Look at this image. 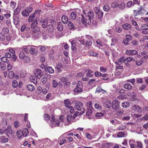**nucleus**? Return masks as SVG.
Segmentation results:
<instances>
[{"mask_svg": "<svg viewBox=\"0 0 148 148\" xmlns=\"http://www.w3.org/2000/svg\"><path fill=\"white\" fill-rule=\"evenodd\" d=\"M81 16V21L84 25H86L87 24L90 25L91 23V20L93 19L94 18V12L91 10L87 13L86 16H85V17L82 14Z\"/></svg>", "mask_w": 148, "mask_h": 148, "instance_id": "1", "label": "nucleus"}, {"mask_svg": "<svg viewBox=\"0 0 148 148\" xmlns=\"http://www.w3.org/2000/svg\"><path fill=\"white\" fill-rule=\"evenodd\" d=\"M92 37L90 36H87L84 38L82 36L80 39L79 41L81 44L86 46H91L92 45Z\"/></svg>", "mask_w": 148, "mask_h": 148, "instance_id": "2", "label": "nucleus"}, {"mask_svg": "<svg viewBox=\"0 0 148 148\" xmlns=\"http://www.w3.org/2000/svg\"><path fill=\"white\" fill-rule=\"evenodd\" d=\"M74 108L75 109L78 111H81V113L83 114L86 112V110L83 107V103L79 101L75 103Z\"/></svg>", "mask_w": 148, "mask_h": 148, "instance_id": "3", "label": "nucleus"}, {"mask_svg": "<svg viewBox=\"0 0 148 148\" xmlns=\"http://www.w3.org/2000/svg\"><path fill=\"white\" fill-rule=\"evenodd\" d=\"M82 87V82L80 81H78L76 88L74 90L75 92H82L83 91Z\"/></svg>", "mask_w": 148, "mask_h": 148, "instance_id": "4", "label": "nucleus"}, {"mask_svg": "<svg viewBox=\"0 0 148 148\" xmlns=\"http://www.w3.org/2000/svg\"><path fill=\"white\" fill-rule=\"evenodd\" d=\"M51 119V120L50 121V124L52 127H55L56 126H58L59 125L60 122L59 121L55 119L54 116H52Z\"/></svg>", "mask_w": 148, "mask_h": 148, "instance_id": "5", "label": "nucleus"}, {"mask_svg": "<svg viewBox=\"0 0 148 148\" xmlns=\"http://www.w3.org/2000/svg\"><path fill=\"white\" fill-rule=\"evenodd\" d=\"M32 36L33 38H37L40 34V32L38 29H34L32 30Z\"/></svg>", "mask_w": 148, "mask_h": 148, "instance_id": "6", "label": "nucleus"}, {"mask_svg": "<svg viewBox=\"0 0 148 148\" xmlns=\"http://www.w3.org/2000/svg\"><path fill=\"white\" fill-rule=\"evenodd\" d=\"M95 12L98 15L99 18H101L103 17V13L99 10V7H96L95 8Z\"/></svg>", "mask_w": 148, "mask_h": 148, "instance_id": "7", "label": "nucleus"}, {"mask_svg": "<svg viewBox=\"0 0 148 148\" xmlns=\"http://www.w3.org/2000/svg\"><path fill=\"white\" fill-rule=\"evenodd\" d=\"M119 106V102L118 100L116 99L113 101L112 107L115 110H117L118 109Z\"/></svg>", "mask_w": 148, "mask_h": 148, "instance_id": "8", "label": "nucleus"}, {"mask_svg": "<svg viewBox=\"0 0 148 148\" xmlns=\"http://www.w3.org/2000/svg\"><path fill=\"white\" fill-rule=\"evenodd\" d=\"M5 132L8 137H9L10 135L12 134V131L11 127L10 126H8L4 130Z\"/></svg>", "mask_w": 148, "mask_h": 148, "instance_id": "9", "label": "nucleus"}, {"mask_svg": "<svg viewBox=\"0 0 148 148\" xmlns=\"http://www.w3.org/2000/svg\"><path fill=\"white\" fill-rule=\"evenodd\" d=\"M36 75L38 79L41 78L43 74V72L39 69H37L36 71Z\"/></svg>", "mask_w": 148, "mask_h": 148, "instance_id": "10", "label": "nucleus"}, {"mask_svg": "<svg viewBox=\"0 0 148 148\" xmlns=\"http://www.w3.org/2000/svg\"><path fill=\"white\" fill-rule=\"evenodd\" d=\"M125 58L123 56L120 58L118 60L115 62V64L116 65H120L121 62L125 63Z\"/></svg>", "mask_w": 148, "mask_h": 148, "instance_id": "11", "label": "nucleus"}, {"mask_svg": "<svg viewBox=\"0 0 148 148\" xmlns=\"http://www.w3.org/2000/svg\"><path fill=\"white\" fill-rule=\"evenodd\" d=\"M137 53V51L134 50L127 51L126 52V54L129 55H133L136 54Z\"/></svg>", "mask_w": 148, "mask_h": 148, "instance_id": "12", "label": "nucleus"}, {"mask_svg": "<svg viewBox=\"0 0 148 148\" xmlns=\"http://www.w3.org/2000/svg\"><path fill=\"white\" fill-rule=\"evenodd\" d=\"M68 123V125H69L71 123L73 122V119H74L73 116L71 114H69L67 115L66 117Z\"/></svg>", "mask_w": 148, "mask_h": 148, "instance_id": "13", "label": "nucleus"}, {"mask_svg": "<svg viewBox=\"0 0 148 148\" xmlns=\"http://www.w3.org/2000/svg\"><path fill=\"white\" fill-rule=\"evenodd\" d=\"M133 108L135 110V111L137 112H140L142 111L141 108L137 105H134L133 106Z\"/></svg>", "mask_w": 148, "mask_h": 148, "instance_id": "14", "label": "nucleus"}, {"mask_svg": "<svg viewBox=\"0 0 148 148\" xmlns=\"http://www.w3.org/2000/svg\"><path fill=\"white\" fill-rule=\"evenodd\" d=\"M85 72L87 73L86 76L88 77H91L93 76L92 71L89 69H86Z\"/></svg>", "mask_w": 148, "mask_h": 148, "instance_id": "15", "label": "nucleus"}, {"mask_svg": "<svg viewBox=\"0 0 148 148\" xmlns=\"http://www.w3.org/2000/svg\"><path fill=\"white\" fill-rule=\"evenodd\" d=\"M64 104L67 108L70 107L71 103L69 99H66L64 101Z\"/></svg>", "mask_w": 148, "mask_h": 148, "instance_id": "16", "label": "nucleus"}, {"mask_svg": "<svg viewBox=\"0 0 148 148\" xmlns=\"http://www.w3.org/2000/svg\"><path fill=\"white\" fill-rule=\"evenodd\" d=\"M124 29L126 30H130L131 29V26L128 23H125L122 25Z\"/></svg>", "mask_w": 148, "mask_h": 148, "instance_id": "17", "label": "nucleus"}, {"mask_svg": "<svg viewBox=\"0 0 148 148\" xmlns=\"http://www.w3.org/2000/svg\"><path fill=\"white\" fill-rule=\"evenodd\" d=\"M111 6L113 8H116L119 7V3L115 1H114L112 2Z\"/></svg>", "mask_w": 148, "mask_h": 148, "instance_id": "18", "label": "nucleus"}, {"mask_svg": "<svg viewBox=\"0 0 148 148\" xmlns=\"http://www.w3.org/2000/svg\"><path fill=\"white\" fill-rule=\"evenodd\" d=\"M22 132V135L23 136V137L26 136L29 134V132L28 129L27 128L23 129Z\"/></svg>", "mask_w": 148, "mask_h": 148, "instance_id": "19", "label": "nucleus"}, {"mask_svg": "<svg viewBox=\"0 0 148 148\" xmlns=\"http://www.w3.org/2000/svg\"><path fill=\"white\" fill-rule=\"evenodd\" d=\"M29 52L30 53L33 55H36L37 54V50L34 48L31 47L29 49Z\"/></svg>", "mask_w": 148, "mask_h": 148, "instance_id": "20", "label": "nucleus"}, {"mask_svg": "<svg viewBox=\"0 0 148 148\" xmlns=\"http://www.w3.org/2000/svg\"><path fill=\"white\" fill-rule=\"evenodd\" d=\"M37 13L36 11H35L33 13L31 14L29 17L28 21L29 22H32L36 14Z\"/></svg>", "mask_w": 148, "mask_h": 148, "instance_id": "21", "label": "nucleus"}, {"mask_svg": "<svg viewBox=\"0 0 148 148\" xmlns=\"http://www.w3.org/2000/svg\"><path fill=\"white\" fill-rule=\"evenodd\" d=\"M62 21L64 24H66L68 22V18L65 15H63L62 17Z\"/></svg>", "mask_w": 148, "mask_h": 148, "instance_id": "22", "label": "nucleus"}, {"mask_svg": "<svg viewBox=\"0 0 148 148\" xmlns=\"http://www.w3.org/2000/svg\"><path fill=\"white\" fill-rule=\"evenodd\" d=\"M48 31L50 33L53 32L54 29L53 27L51 25H49L47 27Z\"/></svg>", "mask_w": 148, "mask_h": 148, "instance_id": "23", "label": "nucleus"}, {"mask_svg": "<svg viewBox=\"0 0 148 148\" xmlns=\"http://www.w3.org/2000/svg\"><path fill=\"white\" fill-rule=\"evenodd\" d=\"M8 139L4 136H2L0 138V142L1 143H4L8 142Z\"/></svg>", "mask_w": 148, "mask_h": 148, "instance_id": "24", "label": "nucleus"}, {"mask_svg": "<svg viewBox=\"0 0 148 148\" xmlns=\"http://www.w3.org/2000/svg\"><path fill=\"white\" fill-rule=\"evenodd\" d=\"M111 105V102L109 100H107L106 103L104 104V106L105 107L107 108H110Z\"/></svg>", "mask_w": 148, "mask_h": 148, "instance_id": "25", "label": "nucleus"}, {"mask_svg": "<svg viewBox=\"0 0 148 148\" xmlns=\"http://www.w3.org/2000/svg\"><path fill=\"white\" fill-rule=\"evenodd\" d=\"M45 70L46 72H48L50 73H53L54 72V70L51 66H48L46 68Z\"/></svg>", "mask_w": 148, "mask_h": 148, "instance_id": "26", "label": "nucleus"}, {"mask_svg": "<svg viewBox=\"0 0 148 148\" xmlns=\"http://www.w3.org/2000/svg\"><path fill=\"white\" fill-rule=\"evenodd\" d=\"M124 88L128 90H130L132 89V86L128 83H126L124 84L123 86Z\"/></svg>", "mask_w": 148, "mask_h": 148, "instance_id": "27", "label": "nucleus"}, {"mask_svg": "<svg viewBox=\"0 0 148 148\" xmlns=\"http://www.w3.org/2000/svg\"><path fill=\"white\" fill-rule=\"evenodd\" d=\"M77 13L75 12H72L71 14L70 18L73 20L75 19L77 16Z\"/></svg>", "mask_w": 148, "mask_h": 148, "instance_id": "28", "label": "nucleus"}, {"mask_svg": "<svg viewBox=\"0 0 148 148\" xmlns=\"http://www.w3.org/2000/svg\"><path fill=\"white\" fill-rule=\"evenodd\" d=\"M38 24L37 21L35 19L32 24L31 25V28L32 29V30L34 29H36V26Z\"/></svg>", "mask_w": 148, "mask_h": 148, "instance_id": "29", "label": "nucleus"}, {"mask_svg": "<svg viewBox=\"0 0 148 148\" xmlns=\"http://www.w3.org/2000/svg\"><path fill=\"white\" fill-rule=\"evenodd\" d=\"M42 23L41 25L42 26L43 28H45L46 27L47 25L48 20L46 19H45Z\"/></svg>", "mask_w": 148, "mask_h": 148, "instance_id": "30", "label": "nucleus"}, {"mask_svg": "<svg viewBox=\"0 0 148 148\" xmlns=\"http://www.w3.org/2000/svg\"><path fill=\"white\" fill-rule=\"evenodd\" d=\"M14 20V23L15 25H18L19 22L18 18L16 16H14L13 17Z\"/></svg>", "mask_w": 148, "mask_h": 148, "instance_id": "31", "label": "nucleus"}, {"mask_svg": "<svg viewBox=\"0 0 148 148\" xmlns=\"http://www.w3.org/2000/svg\"><path fill=\"white\" fill-rule=\"evenodd\" d=\"M20 11V8H17L14 10L13 15L16 16L18 15Z\"/></svg>", "mask_w": 148, "mask_h": 148, "instance_id": "32", "label": "nucleus"}, {"mask_svg": "<svg viewBox=\"0 0 148 148\" xmlns=\"http://www.w3.org/2000/svg\"><path fill=\"white\" fill-rule=\"evenodd\" d=\"M137 146L136 148H143V145L141 142L140 141H136Z\"/></svg>", "mask_w": 148, "mask_h": 148, "instance_id": "33", "label": "nucleus"}, {"mask_svg": "<svg viewBox=\"0 0 148 148\" xmlns=\"http://www.w3.org/2000/svg\"><path fill=\"white\" fill-rule=\"evenodd\" d=\"M129 106L130 103L126 101L122 103V106L124 108L128 107Z\"/></svg>", "mask_w": 148, "mask_h": 148, "instance_id": "34", "label": "nucleus"}, {"mask_svg": "<svg viewBox=\"0 0 148 148\" xmlns=\"http://www.w3.org/2000/svg\"><path fill=\"white\" fill-rule=\"evenodd\" d=\"M57 28L58 30L60 31H61L62 30L63 27L62 24L61 23H59L58 24Z\"/></svg>", "mask_w": 148, "mask_h": 148, "instance_id": "35", "label": "nucleus"}, {"mask_svg": "<svg viewBox=\"0 0 148 148\" xmlns=\"http://www.w3.org/2000/svg\"><path fill=\"white\" fill-rule=\"evenodd\" d=\"M119 7L120 10H124L125 8V4L123 2L119 4Z\"/></svg>", "mask_w": 148, "mask_h": 148, "instance_id": "36", "label": "nucleus"}, {"mask_svg": "<svg viewBox=\"0 0 148 148\" xmlns=\"http://www.w3.org/2000/svg\"><path fill=\"white\" fill-rule=\"evenodd\" d=\"M103 10L106 12L108 11L110 9V7L107 4L105 5L103 7Z\"/></svg>", "mask_w": 148, "mask_h": 148, "instance_id": "37", "label": "nucleus"}, {"mask_svg": "<svg viewBox=\"0 0 148 148\" xmlns=\"http://www.w3.org/2000/svg\"><path fill=\"white\" fill-rule=\"evenodd\" d=\"M143 61L141 60H138L136 61V64L137 66H140L143 63Z\"/></svg>", "mask_w": 148, "mask_h": 148, "instance_id": "38", "label": "nucleus"}, {"mask_svg": "<svg viewBox=\"0 0 148 148\" xmlns=\"http://www.w3.org/2000/svg\"><path fill=\"white\" fill-rule=\"evenodd\" d=\"M27 87L28 89L31 91H33L34 89V86L32 85L29 84Z\"/></svg>", "mask_w": 148, "mask_h": 148, "instance_id": "39", "label": "nucleus"}, {"mask_svg": "<svg viewBox=\"0 0 148 148\" xmlns=\"http://www.w3.org/2000/svg\"><path fill=\"white\" fill-rule=\"evenodd\" d=\"M22 132L21 131H18L16 132V135L18 138H23V136L22 135Z\"/></svg>", "mask_w": 148, "mask_h": 148, "instance_id": "40", "label": "nucleus"}, {"mask_svg": "<svg viewBox=\"0 0 148 148\" xmlns=\"http://www.w3.org/2000/svg\"><path fill=\"white\" fill-rule=\"evenodd\" d=\"M103 91H104L105 92H106V90H103V89H102L100 87L98 86L96 88V90L95 91V93H97V92L99 93L101 92H102Z\"/></svg>", "mask_w": 148, "mask_h": 148, "instance_id": "41", "label": "nucleus"}, {"mask_svg": "<svg viewBox=\"0 0 148 148\" xmlns=\"http://www.w3.org/2000/svg\"><path fill=\"white\" fill-rule=\"evenodd\" d=\"M26 55L24 52L21 51L19 54V58L20 59H23Z\"/></svg>", "mask_w": 148, "mask_h": 148, "instance_id": "42", "label": "nucleus"}, {"mask_svg": "<svg viewBox=\"0 0 148 148\" xmlns=\"http://www.w3.org/2000/svg\"><path fill=\"white\" fill-rule=\"evenodd\" d=\"M126 128L125 126L123 125H121L119 126L117 128V130H125Z\"/></svg>", "mask_w": 148, "mask_h": 148, "instance_id": "43", "label": "nucleus"}, {"mask_svg": "<svg viewBox=\"0 0 148 148\" xmlns=\"http://www.w3.org/2000/svg\"><path fill=\"white\" fill-rule=\"evenodd\" d=\"M141 29L144 30H147L148 29V25L146 24H143L141 26Z\"/></svg>", "mask_w": 148, "mask_h": 148, "instance_id": "44", "label": "nucleus"}, {"mask_svg": "<svg viewBox=\"0 0 148 148\" xmlns=\"http://www.w3.org/2000/svg\"><path fill=\"white\" fill-rule=\"evenodd\" d=\"M12 85L13 87H16L18 85L17 82L16 80H13L12 82Z\"/></svg>", "mask_w": 148, "mask_h": 148, "instance_id": "45", "label": "nucleus"}, {"mask_svg": "<svg viewBox=\"0 0 148 148\" xmlns=\"http://www.w3.org/2000/svg\"><path fill=\"white\" fill-rule=\"evenodd\" d=\"M141 120L147 121L148 120V113L145 114V116L140 118Z\"/></svg>", "mask_w": 148, "mask_h": 148, "instance_id": "46", "label": "nucleus"}, {"mask_svg": "<svg viewBox=\"0 0 148 148\" xmlns=\"http://www.w3.org/2000/svg\"><path fill=\"white\" fill-rule=\"evenodd\" d=\"M109 145L107 143H104L102 144L101 148H109Z\"/></svg>", "mask_w": 148, "mask_h": 148, "instance_id": "47", "label": "nucleus"}, {"mask_svg": "<svg viewBox=\"0 0 148 148\" xmlns=\"http://www.w3.org/2000/svg\"><path fill=\"white\" fill-rule=\"evenodd\" d=\"M22 14L24 16L27 17L29 16V14L27 13L26 10H24L21 12Z\"/></svg>", "mask_w": 148, "mask_h": 148, "instance_id": "48", "label": "nucleus"}, {"mask_svg": "<svg viewBox=\"0 0 148 148\" xmlns=\"http://www.w3.org/2000/svg\"><path fill=\"white\" fill-rule=\"evenodd\" d=\"M71 49L72 50H73L75 47V44L76 42L75 40H73L71 41Z\"/></svg>", "mask_w": 148, "mask_h": 148, "instance_id": "49", "label": "nucleus"}, {"mask_svg": "<svg viewBox=\"0 0 148 148\" xmlns=\"http://www.w3.org/2000/svg\"><path fill=\"white\" fill-rule=\"evenodd\" d=\"M33 8L31 7H28L27 8L25 9V10H26L27 12L29 14L31 12Z\"/></svg>", "mask_w": 148, "mask_h": 148, "instance_id": "50", "label": "nucleus"}, {"mask_svg": "<svg viewBox=\"0 0 148 148\" xmlns=\"http://www.w3.org/2000/svg\"><path fill=\"white\" fill-rule=\"evenodd\" d=\"M14 75V72L13 71H11L9 72L8 73V77L10 78H12L13 77Z\"/></svg>", "mask_w": 148, "mask_h": 148, "instance_id": "51", "label": "nucleus"}, {"mask_svg": "<svg viewBox=\"0 0 148 148\" xmlns=\"http://www.w3.org/2000/svg\"><path fill=\"white\" fill-rule=\"evenodd\" d=\"M125 136V133L122 132H119L117 136L119 137H124Z\"/></svg>", "mask_w": 148, "mask_h": 148, "instance_id": "52", "label": "nucleus"}, {"mask_svg": "<svg viewBox=\"0 0 148 148\" xmlns=\"http://www.w3.org/2000/svg\"><path fill=\"white\" fill-rule=\"evenodd\" d=\"M29 58L27 56H25L24 58L23 59L24 62H29Z\"/></svg>", "mask_w": 148, "mask_h": 148, "instance_id": "53", "label": "nucleus"}, {"mask_svg": "<svg viewBox=\"0 0 148 148\" xmlns=\"http://www.w3.org/2000/svg\"><path fill=\"white\" fill-rule=\"evenodd\" d=\"M115 30L118 33H120L122 31V28L119 26H117L115 28Z\"/></svg>", "mask_w": 148, "mask_h": 148, "instance_id": "54", "label": "nucleus"}, {"mask_svg": "<svg viewBox=\"0 0 148 148\" xmlns=\"http://www.w3.org/2000/svg\"><path fill=\"white\" fill-rule=\"evenodd\" d=\"M92 112L91 109L90 108H88L86 114L87 116L90 115Z\"/></svg>", "mask_w": 148, "mask_h": 148, "instance_id": "55", "label": "nucleus"}, {"mask_svg": "<svg viewBox=\"0 0 148 148\" xmlns=\"http://www.w3.org/2000/svg\"><path fill=\"white\" fill-rule=\"evenodd\" d=\"M89 53L91 56H96L97 55V53L96 52L93 51H90Z\"/></svg>", "mask_w": 148, "mask_h": 148, "instance_id": "56", "label": "nucleus"}, {"mask_svg": "<svg viewBox=\"0 0 148 148\" xmlns=\"http://www.w3.org/2000/svg\"><path fill=\"white\" fill-rule=\"evenodd\" d=\"M68 26L71 29H73L74 28L73 24L71 22H69L68 24Z\"/></svg>", "mask_w": 148, "mask_h": 148, "instance_id": "57", "label": "nucleus"}, {"mask_svg": "<svg viewBox=\"0 0 148 148\" xmlns=\"http://www.w3.org/2000/svg\"><path fill=\"white\" fill-rule=\"evenodd\" d=\"M103 115V113L101 112H97L95 114V116L97 117H100Z\"/></svg>", "mask_w": 148, "mask_h": 148, "instance_id": "58", "label": "nucleus"}, {"mask_svg": "<svg viewBox=\"0 0 148 148\" xmlns=\"http://www.w3.org/2000/svg\"><path fill=\"white\" fill-rule=\"evenodd\" d=\"M50 118V116L47 114H46L44 115V119L46 121L49 120Z\"/></svg>", "mask_w": 148, "mask_h": 148, "instance_id": "59", "label": "nucleus"}, {"mask_svg": "<svg viewBox=\"0 0 148 148\" xmlns=\"http://www.w3.org/2000/svg\"><path fill=\"white\" fill-rule=\"evenodd\" d=\"M112 43L111 44V46H114L115 45L116 43V40L115 39L112 38L111 40Z\"/></svg>", "mask_w": 148, "mask_h": 148, "instance_id": "60", "label": "nucleus"}, {"mask_svg": "<svg viewBox=\"0 0 148 148\" xmlns=\"http://www.w3.org/2000/svg\"><path fill=\"white\" fill-rule=\"evenodd\" d=\"M1 60L2 62H5L7 61L8 59L5 56V57H2L1 59Z\"/></svg>", "mask_w": 148, "mask_h": 148, "instance_id": "61", "label": "nucleus"}, {"mask_svg": "<svg viewBox=\"0 0 148 148\" xmlns=\"http://www.w3.org/2000/svg\"><path fill=\"white\" fill-rule=\"evenodd\" d=\"M60 80L62 82H65L67 81L68 79L66 77H62L60 78Z\"/></svg>", "mask_w": 148, "mask_h": 148, "instance_id": "62", "label": "nucleus"}, {"mask_svg": "<svg viewBox=\"0 0 148 148\" xmlns=\"http://www.w3.org/2000/svg\"><path fill=\"white\" fill-rule=\"evenodd\" d=\"M3 32L5 34H8L9 33V31L8 28L5 27L3 29Z\"/></svg>", "mask_w": 148, "mask_h": 148, "instance_id": "63", "label": "nucleus"}, {"mask_svg": "<svg viewBox=\"0 0 148 148\" xmlns=\"http://www.w3.org/2000/svg\"><path fill=\"white\" fill-rule=\"evenodd\" d=\"M31 81L35 84H37V79L35 77H32L31 79Z\"/></svg>", "mask_w": 148, "mask_h": 148, "instance_id": "64", "label": "nucleus"}]
</instances>
